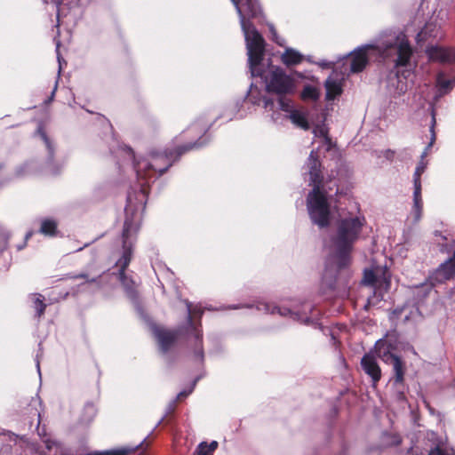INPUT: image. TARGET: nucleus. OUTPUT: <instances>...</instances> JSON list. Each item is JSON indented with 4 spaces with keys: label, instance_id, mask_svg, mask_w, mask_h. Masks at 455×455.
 Returning <instances> with one entry per match:
<instances>
[{
    "label": "nucleus",
    "instance_id": "obj_1",
    "mask_svg": "<svg viewBox=\"0 0 455 455\" xmlns=\"http://www.w3.org/2000/svg\"><path fill=\"white\" fill-rule=\"evenodd\" d=\"M240 17V23L244 33L248 49L249 60L251 65H258L263 56L264 39L258 32L251 18H256L261 13L258 0H231Z\"/></svg>",
    "mask_w": 455,
    "mask_h": 455
},
{
    "label": "nucleus",
    "instance_id": "obj_2",
    "mask_svg": "<svg viewBox=\"0 0 455 455\" xmlns=\"http://www.w3.org/2000/svg\"><path fill=\"white\" fill-rule=\"evenodd\" d=\"M196 143H189L179 147L174 152L165 151L164 153H150L148 159H141L136 163L135 169L139 180H143L142 185H146L150 179L156 174L162 175L172 164L185 152L194 148Z\"/></svg>",
    "mask_w": 455,
    "mask_h": 455
},
{
    "label": "nucleus",
    "instance_id": "obj_3",
    "mask_svg": "<svg viewBox=\"0 0 455 455\" xmlns=\"http://www.w3.org/2000/svg\"><path fill=\"white\" fill-rule=\"evenodd\" d=\"M363 222L364 218L355 217L343 220L339 225L336 246L342 259V266L347 262V254L351 244L356 240Z\"/></svg>",
    "mask_w": 455,
    "mask_h": 455
},
{
    "label": "nucleus",
    "instance_id": "obj_4",
    "mask_svg": "<svg viewBox=\"0 0 455 455\" xmlns=\"http://www.w3.org/2000/svg\"><path fill=\"white\" fill-rule=\"evenodd\" d=\"M378 49L382 52L384 57L391 55V51L395 50L397 54L395 66H406L412 54V49L409 44L406 36L402 33H389L382 39Z\"/></svg>",
    "mask_w": 455,
    "mask_h": 455
},
{
    "label": "nucleus",
    "instance_id": "obj_5",
    "mask_svg": "<svg viewBox=\"0 0 455 455\" xmlns=\"http://www.w3.org/2000/svg\"><path fill=\"white\" fill-rule=\"evenodd\" d=\"M307 210L312 220L320 227H326L330 222V207L326 191L318 185L308 194Z\"/></svg>",
    "mask_w": 455,
    "mask_h": 455
},
{
    "label": "nucleus",
    "instance_id": "obj_6",
    "mask_svg": "<svg viewBox=\"0 0 455 455\" xmlns=\"http://www.w3.org/2000/svg\"><path fill=\"white\" fill-rule=\"evenodd\" d=\"M295 80L280 68H275L267 79V91L278 95L291 94L295 92Z\"/></svg>",
    "mask_w": 455,
    "mask_h": 455
},
{
    "label": "nucleus",
    "instance_id": "obj_7",
    "mask_svg": "<svg viewBox=\"0 0 455 455\" xmlns=\"http://www.w3.org/2000/svg\"><path fill=\"white\" fill-rule=\"evenodd\" d=\"M363 283L375 288V291H387L390 287V275L387 269L381 267H374L365 269Z\"/></svg>",
    "mask_w": 455,
    "mask_h": 455
},
{
    "label": "nucleus",
    "instance_id": "obj_8",
    "mask_svg": "<svg viewBox=\"0 0 455 455\" xmlns=\"http://www.w3.org/2000/svg\"><path fill=\"white\" fill-rule=\"evenodd\" d=\"M139 230L138 225H133L129 220L124 221V230H123V239H124V252L121 259L118 260V265L120 267V272H125L127 267L129 266L132 259V246L128 243V239L132 233H136Z\"/></svg>",
    "mask_w": 455,
    "mask_h": 455
},
{
    "label": "nucleus",
    "instance_id": "obj_9",
    "mask_svg": "<svg viewBox=\"0 0 455 455\" xmlns=\"http://www.w3.org/2000/svg\"><path fill=\"white\" fill-rule=\"evenodd\" d=\"M428 59L432 61L451 64L455 62V48L443 46H429L426 50Z\"/></svg>",
    "mask_w": 455,
    "mask_h": 455
},
{
    "label": "nucleus",
    "instance_id": "obj_10",
    "mask_svg": "<svg viewBox=\"0 0 455 455\" xmlns=\"http://www.w3.org/2000/svg\"><path fill=\"white\" fill-rule=\"evenodd\" d=\"M361 366L364 372L371 377L375 386L381 379V369L376 356L371 353L365 354L361 360Z\"/></svg>",
    "mask_w": 455,
    "mask_h": 455
},
{
    "label": "nucleus",
    "instance_id": "obj_11",
    "mask_svg": "<svg viewBox=\"0 0 455 455\" xmlns=\"http://www.w3.org/2000/svg\"><path fill=\"white\" fill-rule=\"evenodd\" d=\"M455 276V261L452 257L443 263L431 276L432 284L443 283Z\"/></svg>",
    "mask_w": 455,
    "mask_h": 455
},
{
    "label": "nucleus",
    "instance_id": "obj_12",
    "mask_svg": "<svg viewBox=\"0 0 455 455\" xmlns=\"http://www.w3.org/2000/svg\"><path fill=\"white\" fill-rule=\"evenodd\" d=\"M427 455H455V449L448 443L446 437H437Z\"/></svg>",
    "mask_w": 455,
    "mask_h": 455
},
{
    "label": "nucleus",
    "instance_id": "obj_13",
    "mask_svg": "<svg viewBox=\"0 0 455 455\" xmlns=\"http://www.w3.org/2000/svg\"><path fill=\"white\" fill-rule=\"evenodd\" d=\"M350 69L352 72H361L368 62L366 50L355 52L350 57Z\"/></svg>",
    "mask_w": 455,
    "mask_h": 455
},
{
    "label": "nucleus",
    "instance_id": "obj_14",
    "mask_svg": "<svg viewBox=\"0 0 455 455\" xmlns=\"http://www.w3.org/2000/svg\"><path fill=\"white\" fill-rule=\"evenodd\" d=\"M156 337L161 348L166 351L177 339V332L173 331L159 330L156 332Z\"/></svg>",
    "mask_w": 455,
    "mask_h": 455
},
{
    "label": "nucleus",
    "instance_id": "obj_15",
    "mask_svg": "<svg viewBox=\"0 0 455 455\" xmlns=\"http://www.w3.org/2000/svg\"><path fill=\"white\" fill-rule=\"evenodd\" d=\"M282 62L286 66H294L299 64L303 60V56L298 51L288 48L281 56Z\"/></svg>",
    "mask_w": 455,
    "mask_h": 455
},
{
    "label": "nucleus",
    "instance_id": "obj_16",
    "mask_svg": "<svg viewBox=\"0 0 455 455\" xmlns=\"http://www.w3.org/2000/svg\"><path fill=\"white\" fill-rule=\"evenodd\" d=\"M325 88L326 99L329 100L335 99L342 92L341 84L339 81L332 79L331 77H329L326 80Z\"/></svg>",
    "mask_w": 455,
    "mask_h": 455
},
{
    "label": "nucleus",
    "instance_id": "obj_17",
    "mask_svg": "<svg viewBox=\"0 0 455 455\" xmlns=\"http://www.w3.org/2000/svg\"><path fill=\"white\" fill-rule=\"evenodd\" d=\"M390 357L393 363L395 382L402 383L405 374L404 363L395 355H390Z\"/></svg>",
    "mask_w": 455,
    "mask_h": 455
},
{
    "label": "nucleus",
    "instance_id": "obj_18",
    "mask_svg": "<svg viewBox=\"0 0 455 455\" xmlns=\"http://www.w3.org/2000/svg\"><path fill=\"white\" fill-rule=\"evenodd\" d=\"M289 117L291 121L298 127L304 130L309 129V124L307 122V114L305 112L294 109L291 111Z\"/></svg>",
    "mask_w": 455,
    "mask_h": 455
},
{
    "label": "nucleus",
    "instance_id": "obj_19",
    "mask_svg": "<svg viewBox=\"0 0 455 455\" xmlns=\"http://www.w3.org/2000/svg\"><path fill=\"white\" fill-rule=\"evenodd\" d=\"M420 38H426L427 36H433L434 38H443V34L440 28H437L434 24H427L425 28L419 34Z\"/></svg>",
    "mask_w": 455,
    "mask_h": 455
},
{
    "label": "nucleus",
    "instance_id": "obj_20",
    "mask_svg": "<svg viewBox=\"0 0 455 455\" xmlns=\"http://www.w3.org/2000/svg\"><path fill=\"white\" fill-rule=\"evenodd\" d=\"M376 353L378 356L386 363L391 359L390 355H393L389 351V346H387V342L384 340H379L375 346Z\"/></svg>",
    "mask_w": 455,
    "mask_h": 455
},
{
    "label": "nucleus",
    "instance_id": "obj_21",
    "mask_svg": "<svg viewBox=\"0 0 455 455\" xmlns=\"http://www.w3.org/2000/svg\"><path fill=\"white\" fill-rule=\"evenodd\" d=\"M300 97L303 100H317L320 97V90L313 85H306L301 92Z\"/></svg>",
    "mask_w": 455,
    "mask_h": 455
},
{
    "label": "nucleus",
    "instance_id": "obj_22",
    "mask_svg": "<svg viewBox=\"0 0 455 455\" xmlns=\"http://www.w3.org/2000/svg\"><path fill=\"white\" fill-rule=\"evenodd\" d=\"M40 232L45 235L53 236L57 232V223L53 220L45 219L42 220Z\"/></svg>",
    "mask_w": 455,
    "mask_h": 455
},
{
    "label": "nucleus",
    "instance_id": "obj_23",
    "mask_svg": "<svg viewBox=\"0 0 455 455\" xmlns=\"http://www.w3.org/2000/svg\"><path fill=\"white\" fill-rule=\"evenodd\" d=\"M317 160L316 159H314V165L311 167V170H310V180H311V182L312 184L314 185V188H315L317 185L320 187V188H323V186L322 185V179H321V172H320V170L317 168Z\"/></svg>",
    "mask_w": 455,
    "mask_h": 455
},
{
    "label": "nucleus",
    "instance_id": "obj_24",
    "mask_svg": "<svg viewBox=\"0 0 455 455\" xmlns=\"http://www.w3.org/2000/svg\"><path fill=\"white\" fill-rule=\"evenodd\" d=\"M217 447L218 443L216 441H212L210 444L202 443L196 449V455H212Z\"/></svg>",
    "mask_w": 455,
    "mask_h": 455
},
{
    "label": "nucleus",
    "instance_id": "obj_25",
    "mask_svg": "<svg viewBox=\"0 0 455 455\" xmlns=\"http://www.w3.org/2000/svg\"><path fill=\"white\" fill-rule=\"evenodd\" d=\"M414 210L416 218L419 219L422 212L421 188H414Z\"/></svg>",
    "mask_w": 455,
    "mask_h": 455
},
{
    "label": "nucleus",
    "instance_id": "obj_26",
    "mask_svg": "<svg viewBox=\"0 0 455 455\" xmlns=\"http://www.w3.org/2000/svg\"><path fill=\"white\" fill-rule=\"evenodd\" d=\"M34 307L37 313V316L41 317L46 308V304L44 302V297L41 294H36L34 300Z\"/></svg>",
    "mask_w": 455,
    "mask_h": 455
},
{
    "label": "nucleus",
    "instance_id": "obj_27",
    "mask_svg": "<svg viewBox=\"0 0 455 455\" xmlns=\"http://www.w3.org/2000/svg\"><path fill=\"white\" fill-rule=\"evenodd\" d=\"M451 81L445 78L443 74H438L436 77V86L441 92H447L451 88Z\"/></svg>",
    "mask_w": 455,
    "mask_h": 455
},
{
    "label": "nucleus",
    "instance_id": "obj_28",
    "mask_svg": "<svg viewBox=\"0 0 455 455\" xmlns=\"http://www.w3.org/2000/svg\"><path fill=\"white\" fill-rule=\"evenodd\" d=\"M120 280L127 291H132L134 290L136 283L131 277L125 275V272H120Z\"/></svg>",
    "mask_w": 455,
    "mask_h": 455
},
{
    "label": "nucleus",
    "instance_id": "obj_29",
    "mask_svg": "<svg viewBox=\"0 0 455 455\" xmlns=\"http://www.w3.org/2000/svg\"><path fill=\"white\" fill-rule=\"evenodd\" d=\"M425 165L420 164L414 172V188H421L420 176L425 172Z\"/></svg>",
    "mask_w": 455,
    "mask_h": 455
},
{
    "label": "nucleus",
    "instance_id": "obj_30",
    "mask_svg": "<svg viewBox=\"0 0 455 455\" xmlns=\"http://www.w3.org/2000/svg\"><path fill=\"white\" fill-rule=\"evenodd\" d=\"M279 104L282 110L291 113V104L290 101L285 100L283 99H280Z\"/></svg>",
    "mask_w": 455,
    "mask_h": 455
},
{
    "label": "nucleus",
    "instance_id": "obj_31",
    "mask_svg": "<svg viewBox=\"0 0 455 455\" xmlns=\"http://www.w3.org/2000/svg\"><path fill=\"white\" fill-rule=\"evenodd\" d=\"M270 32H271V35H272V39L273 41H275L276 44L282 45V43L279 41L278 39V36H277V33L275 29V28L273 26L270 27Z\"/></svg>",
    "mask_w": 455,
    "mask_h": 455
},
{
    "label": "nucleus",
    "instance_id": "obj_32",
    "mask_svg": "<svg viewBox=\"0 0 455 455\" xmlns=\"http://www.w3.org/2000/svg\"><path fill=\"white\" fill-rule=\"evenodd\" d=\"M435 114L433 113V116H432V126H431V132H432V142L435 140Z\"/></svg>",
    "mask_w": 455,
    "mask_h": 455
},
{
    "label": "nucleus",
    "instance_id": "obj_33",
    "mask_svg": "<svg viewBox=\"0 0 455 455\" xmlns=\"http://www.w3.org/2000/svg\"><path fill=\"white\" fill-rule=\"evenodd\" d=\"M194 336L196 339H198L201 342L202 339V331L198 328L194 329Z\"/></svg>",
    "mask_w": 455,
    "mask_h": 455
},
{
    "label": "nucleus",
    "instance_id": "obj_34",
    "mask_svg": "<svg viewBox=\"0 0 455 455\" xmlns=\"http://www.w3.org/2000/svg\"><path fill=\"white\" fill-rule=\"evenodd\" d=\"M188 312H189L188 320L191 323L192 322V320H191V309H190V306L189 305L188 306Z\"/></svg>",
    "mask_w": 455,
    "mask_h": 455
},
{
    "label": "nucleus",
    "instance_id": "obj_35",
    "mask_svg": "<svg viewBox=\"0 0 455 455\" xmlns=\"http://www.w3.org/2000/svg\"><path fill=\"white\" fill-rule=\"evenodd\" d=\"M313 152L311 153L310 156H309V159L312 160L313 159Z\"/></svg>",
    "mask_w": 455,
    "mask_h": 455
},
{
    "label": "nucleus",
    "instance_id": "obj_36",
    "mask_svg": "<svg viewBox=\"0 0 455 455\" xmlns=\"http://www.w3.org/2000/svg\"><path fill=\"white\" fill-rule=\"evenodd\" d=\"M275 308H274L273 310H271V311H270V312H271V314H274V313H275Z\"/></svg>",
    "mask_w": 455,
    "mask_h": 455
}]
</instances>
